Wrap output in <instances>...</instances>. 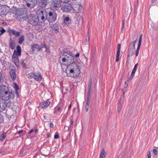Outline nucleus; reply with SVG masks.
<instances>
[{"instance_id":"1a4fd4ad","label":"nucleus","mask_w":158,"mask_h":158,"mask_svg":"<svg viewBox=\"0 0 158 158\" xmlns=\"http://www.w3.org/2000/svg\"><path fill=\"white\" fill-rule=\"evenodd\" d=\"M63 103H60L54 108L53 113L54 115H59L61 113L63 108Z\"/></svg>"},{"instance_id":"680f3d73","label":"nucleus","mask_w":158,"mask_h":158,"mask_svg":"<svg viewBox=\"0 0 158 158\" xmlns=\"http://www.w3.org/2000/svg\"><path fill=\"white\" fill-rule=\"evenodd\" d=\"M15 93L16 94V96H17V97H19V95L18 92V91H15Z\"/></svg>"},{"instance_id":"aec40b11","label":"nucleus","mask_w":158,"mask_h":158,"mask_svg":"<svg viewBox=\"0 0 158 158\" xmlns=\"http://www.w3.org/2000/svg\"><path fill=\"white\" fill-rule=\"evenodd\" d=\"M31 48L33 51H34L35 49H37L38 51L41 50L40 46L37 44H35L31 45Z\"/></svg>"},{"instance_id":"79ce46f5","label":"nucleus","mask_w":158,"mask_h":158,"mask_svg":"<svg viewBox=\"0 0 158 158\" xmlns=\"http://www.w3.org/2000/svg\"><path fill=\"white\" fill-rule=\"evenodd\" d=\"M70 0H60V2L63 3H67L69 2Z\"/></svg>"},{"instance_id":"0eeeda50","label":"nucleus","mask_w":158,"mask_h":158,"mask_svg":"<svg viewBox=\"0 0 158 158\" xmlns=\"http://www.w3.org/2000/svg\"><path fill=\"white\" fill-rule=\"evenodd\" d=\"M2 99L5 101L13 98L15 97L14 94L11 91L7 90L1 96Z\"/></svg>"},{"instance_id":"2f4dec72","label":"nucleus","mask_w":158,"mask_h":158,"mask_svg":"<svg viewBox=\"0 0 158 158\" xmlns=\"http://www.w3.org/2000/svg\"><path fill=\"white\" fill-rule=\"evenodd\" d=\"M123 103H120V102H119L118 108V111L119 113L120 112L123 106Z\"/></svg>"},{"instance_id":"13d9d810","label":"nucleus","mask_w":158,"mask_h":158,"mask_svg":"<svg viewBox=\"0 0 158 158\" xmlns=\"http://www.w3.org/2000/svg\"><path fill=\"white\" fill-rule=\"evenodd\" d=\"M147 156H148V157L151 156V152L150 151H148V153H147Z\"/></svg>"},{"instance_id":"412c9836","label":"nucleus","mask_w":158,"mask_h":158,"mask_svg":"<svg viewBox=\"0 0 158 158\" xmlns=\"http://www.w3.org/2000/svg\"><path fill=\"white\" fill-rule=\"evenodd\" d=\"M90 96H87V101L86 103L85 108V111L87 112L88 111L89 108V104L90 103Z\"/></svg>"},{"instance_id":"6e6552de","label":"nucleus","mask_w":158,"mask_h":158,"mask_svg":"<svg viewBox=\"0 0 158 158\" xmlns=\"http://www.w3.org/2000/svg\"><path fill=\"white\" fill-rule=\"evenodd\" d=\"M61 6V3L58 0H52L51 1V8L54 10H57Z\"/></svg>"},{"instance_id":"a211bd4d","label":"nucleus","mask_w":158,"mask_h":158,"mask_svg":"<svg viewBox=\"0 0 158 158\" xmlns=\"http://www.w3.org/2000/svg\"><path fill=\"white\" fill-rule=\"evenodd\" d=\"M17 50H15L14 52L15 53V55H16L17 56H19L21 55V48L20 46L18 45L16 47Z\"/></svg>"},{"instance_id":"72a5a7b5","label":"nucleus","mask_w":158,"mask_h":158,"mask_svg":"<svg viewBox=\"0 0 158 158\" xmlns=\"http://www.w3.org/2000/svg\"><path fill=\"white\" fill-rule=\"evenodd\" d=\"M120 54V51H117L116 55V61L118 62L119 60V57Z\"/></svg>"},{"instance_id":"a19ab883","label":"nucleus","mask_w":158,"mask_h":158,"mask_svg":"<svg viewBox=\"0 0 158 158\" xmlns=\"http://www.w3.org/2000/svg\"><path fill=\"white\" fill-rule=\"evenodd\" d=\"M3 81V79L2 77V74L1 72H0V83L2 82Z\"/></svg>"},{"instance_id":"c756f323","label":"nucleus","mask_w":158,"mask_h":158,"mask_svg":"<svg viewBox=\"0 0 158 158\" xmlns=\"http://www.w3.org/2000/svg\"><path fill=\"white\" fill-rule=\"evenodd\" d=\"M6 137V133H4V132H3V133L1 135L0 140L1 141H3L5 139Z\"/></svg>"},{"instance_id":"423d86ee","label":"nucleus","mask_w":158,"mask_h":158,"mask_svg":"<svg viewBox=\"0 0 158 158\" xmlns=\"http://www.w3.org/2000/svg\"><path fill=\"white\" fill-rule=\"evenodd\" d=\"M57 15L54 11H51L48 12L47 20L49 23L54 22L57 18Z\"/></svg>"},{"instance_id":"39448f33","label":"nucleus","mask_w":158,"mask_h":158,"mask_svg":"<svg viewBox=\"0 0 158 158\" xmlns=\"http://www.w3.org/2000/svg\"><path fill=\"white\" fill-rule=\"evenodd\" d=\"M27 19H28V23L32 26L37 25L39 21L36 16L32 14H30Z\"/></svg>"},{"instance_id":"338daca9","label":"nucleus","mask_w":158,"mask_h":158,"mask_svg":"<svg viewBox=\"0 0 158 158\" xmlns=\"http://www.w3.org/2000/svg\"><path fill=\"white\" fill-rule=\"evenodd\" d=\"M38 130L37 129H36L35 130L34 132L36 134L37 133H38Z\"/></svg>"},{"instance_id":"774afa93","label":"nucleus","mask_w":158,"mask_h":158,"mask_svg":"<svg viewBox=\"0 0 158 158\" xmlns=\"http://www.w3.org/2000/svg\"><path fill=\"white\" fill-rule=\"evenodd\" d=\"M33 131V130H31L29 132V134H31Z\"/></svg>"},{"instance_id":"ddd939ff","label":"nucleus","mask_w":158,"mask_h":158,"mask_svg":"<svg viewBox=\"0 0 158 158\" xmlns=\"http://www.w3.org/2000/svg\"><path fill=\"white\" fill-rule=\"evenodd\" d=\"M15 53H13L12 56V60L13 62L15 63V65L18 67L19 66V59L18 56L15 55Z\"/></svg>"},{"instance_id":"dca6fc26","label":"nucleus","mask_w":158,"mask_h":158,"mask_svg":"<svg viewBox=\"0 0 158 158\" xmlns=\"http://www.w3.org/2000/svg\"><path fill=\"white\" fill-rule=\"evenodd\" d=\"M50 104V102L48 101H45L42 102L40 103V106L42 109H46Z\"/></svg>"},{"instance_id":"e433bc0d","label":"nucleus","mask_w":158,"mask_h":158,"mask_svg":"<svg viewBox=\"0 0 158 158\" xmlns=\"http://www.w3.org/2000/svg\"><path fill=\"white\" fill-rule=\"evenodd\" d=\"M21 66L25 68H27L26 65V64L24 62L23 60H21Z\"/></svg>"},{"instance_id":"bf43d9fd","label":"nucleus","mask_w":158,"mask_h":158,"mask_svg":"<svg viewBox=\"0 0 158 158\" xmlns=\"http://www.w3.org/2000/svg\"><path fill=\"white\" fill-rule=\"evenodd\" d=\"M137 69L136 68H135L134 67L133 69V70L132 71V72H133L134 73H135V71Z\"/></svg>"},{"instance_id":"f704fd0d","label":"nucleus","mask_w":158,"mask_h":158,"mask_svg":"<svg viewBox=\"0 0 158 158\" xmlns=\"http://www.w3.org/2000/svg\"><path fill=\"white\" fill-rule=\"evenodd\" d=\"M133 55V51L132 50H131V49H129L128 50V55H127V59L128 57L131 56Z\"/></svg>"},{"instance_id":"09e8293b","label":"nucleus","mask_w":158,"mask_h":158,"mask_svg":"<svg viewBox=\"0 0 158 158\" xmlns=\"http://www.w3.org/2000/svg\"><path fill=\"white\" fill-rule=\"evenodd\" d=\"M121 45L119 44H118L117 51H120Z\"/></svg>"},{"instance_id":"5fc2aeb1","label":"nucleus","mask_w":158,"mask_h":158,"mask_svg":"<svg viewBox=\"0 0 158 158\" xmlns=\"http://www.w3.org/2000/svg\"><path fill=\"white\" fill-rule=\"evenodd\" d=\"M139 51H136L135 52V57H137L139 54Z\"/></svg>"},{"instance_id":"a18cd8bd","label":"nucleus","mask_w":158,"mask_h":158,"mask_svg":"<svg viewBox=\"0 0 158 158\" xmlns=\"http://www.w3.org/2000/svg\"><path fill=\"white\" fill-rule=\"evenodd\" d=\"M59 135H58V133L56 132L54 135V139H57L59 138Z\"/></svg>"},{"instance_id":"69168bd1","label":"nucleus","mask_w":158,"mask_h":158,"mask_svg":"<svg viewBox=\"0 0 158 158\" xmlns=\"http://www.w3.org/2000/svg\"><path fill=\"white\" fill-rule=\"evenodd\" d=\"M135 44L134 43H131V44H130V45L131 46L132 45H135Z\"/></svg>"},{"instance_id":"49530a36","label":"nucleus","mask_w":158,"mask_h":158,"mask_svg":"<svg viewBox=\"0 0 158 158\" xmlns=\"http://www.w3.org/2000/svg\"><path fill=\"white\" fill-rule=\"evenodd\" d=\"M135 73H134L133 72H131V75L130 77V78H129V80H130L131 79L133 78V77H134V75Z\"/></svg>"},{"instance_id":"473e14b6","label":"nucleus","mask_w":158,"mask_h":158,"mask_svg":"<svg viewBox=\"0 0 158 158\" xmlns=\"http://www.w3.org/2000/svg\"><path fill=\"white\" fill-rule=\"evenodd\" d=\"M13 88L15 91H18L19 89V88L17 84L15 82L13 83Z\"/></svg>"},{"instance_id":"4468645a","label":"nucleus","mask_w":158,"mask_h":158,"mask_svg":"<svg viewBox=\"0 0 158 158\" xmlns=\"http://www.w3.org/2000/svg\"><path fill=\"white\" fill-rule=\"evenodd\" d=\"M8 87L5 85H0V95L1 96L5 92L8 90Z\"/></svg>"},{"instance_id":"5701e85b","label":"nucleus","mask_w":158,"mask_h":158,"mask_svg":"<svg viewBox=\"0 0 158 158\" xmlns=\"http://www.w3.org/2000/svg\"><path fill=\"white\" fill-rule=\"evenodd\" d=\"M9 45L10 47L12 49H13L15 47V43L14 41L10 39L9 41Z\"/></svg>"},{"instance_id":"4d7b16f0","label":"nucleus","mask_w":158,"mask_h":158,"mask_svg":"<svg viewBox=\"0 0 158 158\" xmlns=\"http://www.w3.org/2000/svg\"><path fill=\"white\" fill-rule=\"evenodd\" d=\"M79 55H80L79 53V52H78L77 53V54L76 55H75V57L77 58V57H79Z\"/></svg>"},{"instance_id":"052dcab7","label":"nucleus","mask_w":158,"mask_h":158,"mask_svg":"<svg viewBox=\"0 0 158 158\" xmlns=\"http://www.w3.org/2000/svg\"><path fill=\"white\" fill-rule=\"evenodd\" d=\"M62 60L63 62H64L66 61V59L65 58H63L62 59Z\"/></svg>"},{"instance_id":"7ed1b4c3","label":"nucleus","mask_w":158,"mask_h":158,"mask_svg":"<svg viewBox=\"0 0 158 158\" xmlns=\"http://www.w3.org/2000/svg\"><path fill=\"white\" fill-rule=\"evenodd\" d=\"M28 77L30 79L33 78L35 81L40 82L42 80V76L40 72H32L28 74Z\"/></svg>"},{"instance_id":"37998d69","label":"nucleus","mask_w":158,"mask_h":158,"mask_svg":"<svg viewBox=\"0 0 158 158\" xmlns=\"http://www.w3.org/2000/svg\"><path fill=\"white\" fill-rule=\"evenodd\" d=\"M127 90V88L126 87H124L122 89V92L123 94H124L125 92H126Z\"/></svg>"},{"instance_id":"58836bf2","label":"nucleus","mask_w":158,"mask_h":158,"mask_svg":"<svg viewBox=\"0 0 158 158\" xmlns=\"http://www.w3.org/2000/svg\"><path fill=\"white\" fill-rule=\"evenodd\" d=\"M6 31V30L4 28L2 27H0V32H1V34H3Z\"/></svg>"},{"instance_id":"a878e982","label":"nucleus","mask_w":158,"mask_h":158,"mask_svg":"<svg viewBox=\"0 0 158 158\" xmlns=\"http://www.w3.org/2000/svg\"><path fill=\"white\" fill-rule=\"evenodd\" d=\"M52 31L55 32L58 31V27L56 24H53L52 26Z\"/></svg>"},{"instance_id":"9d476101","label":"nucleus","mask_w":158,"mask_h":158,"mask_svg":"<svg viewBox=\"0 0 158 158\" xmlns=\"http://www.w3.org/2000/svg\"><path fill=\"white\" fill-rule=\"evenodd\" d=\"M3 100L2 97L0 96V110L1 111L5 110L7 107V106L10 105V103L9 102L6 103Z\"/></svg>"},{"instance_id":"6ab92c4d","label":"nucleus","mask_w":158,"mask_h":158,"mask_svg":"<svg viewBox=\"0 0 158 158\" xmlns=\"http://www.w3.org/2000/svg\"><path fill=\"white\" fill-rule=\"evenodd\" d=\"M39 4L42 7H45L47 5L48 0H38Z\"/></svg>"},{"instance_id":"7c9ffc66","label":"nucleus","mask_w":158,"mask_h":158,"mask_svg":"<svg viewBox=\"0 0 158 158\" xmlns=\"http://www.w3.org/2000/svg\"><path fill=\"white\" fill-rule=\"evenodd\" d=\"M24 37L23 36H21L20 37V38H19V41H18V43L19 44H22L24 41Z\"/></svg>"},{"instance_id":"0e129e2a","label":"nucleus","mask_w":158,"mask_h":158,"mask_svg":"<svg viewBox=\"0 0 158 158\" xmlns=\"http://www.w3.org/2000/svg\"><path fill=\"white\" fill-rule=\"evenodd\" d=\"M138 63H137L135 65V66H134V67L137 68V66H138Z\"/></svg>"},{"instance_id":"f03ea898","label":"nucleus","mask_w":158,"mask_h":158,"mask_svg":"<svg viewBox=\"0 0 158 158\" xmlns=\"http://www.w3.org/2000/svg\"><path fill=\"white\" fill-rule=\"evenodd\" d=\"M73 68L69 70V73L67 74L68 76L74 77H78L80 73V68L76 64H73Z\"/></svg>"},{"instance_id":"f3484780","label":"nucleus","mask_w":158,"mask_h":158,"mask_svg":"<svg viewBox=\"0 0 158 158\" xmlns=\"http://www.w3.org/2000/svg\"><path fill=\"white\" fill-rule=\"evenodd\" d=\"M92 85V81H91V78L89 81L88 84V91L87 94V96H90Z\"/></svg>"},{"instance_id":"de8ad7c7","label":"nucleus","mask_w":158,"mask_h":158,"mask_svg":"<svg viewBox=\"0 0 158 158\" xmlns=\"http://www.w3.org/2000/svg\"><path fill=\"white\" fill-rule=\"evenodd\" d=\"M125 21V20L123 19V23H122V30H123V29H124V28Z\"/></svg>"},{"instance_id":"4c0bfd02","label":"nucleus","mask_w":158,"mask_h":158,"mask_svg":"<svg viewBox=\"0 0 158 158\" xmlns=\"http://www.w3.org/2000/svg\"><path fill=\"white\" fill-rule=\"evenodd\" d=\"M46 49L45 50V52L47 53H50V50L49 47L48 45H47L45 48Z\"/></svg>"},{"instance_id":"e2e57ef3","label":"nucleus","mask_w":158,"mask_h":158,"mask_svg":"<svg viewBox=\"0 0 158 158\" xmlns=\"http://www.w3.org/2000/svg\"><path fill=\"white\" fill-rule=\"evenodd\" d=\"M71 107V104H70V105L69 106L68 109V110H70Z\"/></svg>"},{"instance_id":"9b49d317","label":"nucleus","mask_w":158,"mask_h":158,"mask_svg":"<svg viewBox=\"0 0 158 158\" xmlns=\"http://www.w3.org/2000/svg\"><path fill=\"white\" fill-rule=\"evenodd\" d=\"M73 7L70 4H65L61 7V9L63 12L68 13L72 9Z\"/></svg>"},{"instance_id":"3c124183","label":"nucleus","mask_w":158,"mask_h":158,"mask_svg":"<svg viewBox=\"0 0 158 158\" xmlns=\"http://www.w3.org/2000/svg\"><path fill=\"white\" fill-rule=\"evenodd\" d=\"M137 38H136L135 39V40L134 41H131V42L132 43H134V44H135V43L137 42Z\"/></svg>"},{"instance_id":"8fccbe9b","label":"nucleus","mask_w":158,"mask_h":158,"mask_svg":"<svg viewBox=\"0 0 158 158\" xmlns=\"http://www.w3.org/2000/svg\"><path fill=\"white\" fill-rule=\"evenodd\" d=\"M54 127V125L52 123H51L50 124V127L51 128H53Z\"/></svg>"},{"instance_id":"20e7f679","label":"nucleus","mask_w":158,"mask_h":158,"mask_svg":"<svg viewBox=\"0 0 158 158\" xmlns=\"http://www.w3.org/2000/svg\"><path fill=\"white\" fill-rule=\"evenodd\" d=\"M16 15V19L20 21H23L27 19V15L25 14L23 9H21L19 11H17Z\"/></svg>"},{"instance_id":"c85d7f7f","label":"nucleus","mask_w":158,"mask_h":158,"mask_svg":"<svg viewBox=\"0 0 158 158\" xmlns=\"http://www.w3.org/2000/svg\"><path fill=\"white\" fill-rule=\"evenodd\" d=\"M105 152L104 149H103L101 152L99 158H105Z\"/></svg>"},{"instance_id":"f8f14e48","label":"nucleus","mask_w":158,"mask_h":158,"mask_svg":"<svg viewBox=\"0 0 158 158\" xmlns=\"http://www.w3.org/2000/svg\"><path fill=\"white\" fill-rule=\"evenodd\" d=\"M8 12V9L5 6H0V15H6Z\"/></svg>"},{"instance_id":"b1692460","label":"nucleus","mask_w":158,"mask_h":158,"mask_svg":"<svg viewBox=\"0 0 158 158\" xmlns=\"http://www.w3.org/2000/svg\"><path fill=\"white\" fill-rule=\"evenodd\" d=\"M10 33L13 35H15L16 37H18L20 35V32L16 31L11 30L10 31Z\"/></svg>"},{"instance_id":"ea45409f","label":"nucleus","mask_w":158,"mask_h":158,"mask_svg":"<svg viewBox=\"0 0 158 158\" xmlns=\"http://www.w3.org/2000/svg\"><path fill=\"white\" fill-rule=\"evenodd\" d=\"M47 45L44 43H41L40 46V48H41V50L43 48H45Z\"/></svg>"},{"instance_id":"f257e3e1","label":"nucleus","mask_w":158,"mask_h":158,"mask_svg":"<svg viewBox=\"0 0 158 158\" xmlns=\"http://www.w3.org/2000/svg\"><path fill=\"white\" fill-rule=\"evenodd\" d=\"M36 15L39 21L41 23L44 22L47 20L48 14L45 9L43 8L38 9L37 11Z\"/></svg>"},{"instance_id":"cd10ccee","label":"nucleus","mask_w":158,"mask_h":158,"mask_svg":"<svg viewBox=\"0 0 158 158\" xmlns=\"http://www.w3.org/2000/svg\"><path fill=\"white\" fill-rule=\"evenodd\" d=\"M81 7V6L78 4H76V6L74 7L73 9L77 11L78 12L80 11V8Z\"/></svg>"},{"instance_id":"c9c22d12","label":"nucleus","mask_w":158,"mask_h":158,"mask_svg":"<svg viewBox=\"0 0 158 158\" xmlns=\"http://www.w3.org/2000/svg\"><path fill=\"white\" fill-rule=\"evenodd\" d=\"M123 94L121 95L119 102L120 103H123L124 101V96Z\"/></svg>"},{"instance_id":"6e6d98bb","label":"nucleus","mask_w":158,"mask_h":158,"mask_svg":"<svg viewBox=\"0 0 158 158\" xmlns=\"http://www.w3.org/2000/svg\"><path fill=\"white\" fill-rule=\"evenodd\" d=\"M70 125H72L73 123V119H71L70 120Z\"/></svg>"},{"instance_id":"393cba45","label":"nucleus","mask_w":158,"mask_h":158,"mask_svg":"<svg viewBox=\"0 0 158 158\" xmlns=\"http://www.w3.org/2000/svg\"><path fill=\"white\" fill-rule=\"evenodd\" d=\"M36 4L35 3H29L27 2L26 4L27 6L30 9L33 8L34 7L36 6Z\"/></svg>"},{"instance_id":"603ef678","label":"nucleus","mask_w":158,"mask_h":158,"mask_svg":"<svg viewBox=\"0 0 158 158\" xmlns=\"http://www.w3.org/2000/svg\"><path fill=\"white\" fill-rule=\"evenodd\" d=\"M137 38H136L135 39V40L134 41H131V42L132 43H134V44H135V43L137 42Z\"/></svg>"},{"instance_id":"2eb2a0df","label":"nucleus","mask_w":158,"mask_h":158,"mask_svg":"<svg viewBox=\"0 0 158 158\" xmlns=\"http://www.w3.org/2000/svg\"><path fill=\"white\" fill-rule=\"evenodd\" d=\"M10 77L13 81H14L16 79V70L15 69H11L10 72Z\"/></svg>"},{"instance_id":"c03bdc74","label":"nucleus","mask_w":158,"mask_h":158,"mask_svg":"<svg viewBox=\"0 0 158 158\" xmlns=\"http://www.w3.org/2000/svg\"><path fill=\"white\" fill-rule=\"evenodd\" d=\"M153 152L155 155H157L158 154V152L156 149H153Z\"/></svg>"},{"instance_id":"bb28decb","label":"nucleus","mask_w":158,"mask_h":158,"mask_svg":"<svg viewBox=\"0 0 158 158\" xmlns=\"http://www.w3.org/2000/svg\"><path fill=\"white\" fill-rule=\"evenodd\" d=\"M64 22L67 25L69 24L71 22V20L69 17H66L64 19Z\"/></svg>"},{"instance_id":"864d4df0","label":"nucleus","mask_w":158,"mask_h":158,"mask_svg":"<svg viewBox=\"0 0 158 158\" xmlns=\"http://www.w3.org/2000/svg\"><path fill=\"white\" fill-rule=\"evenodd\" d=\"M23 132V130H21L19 131H18L17 132V133L18 134H20L21 133H22Z\"/></svg>"},{"instance_id":"4be33fe9","label":"nucleus","mask_w":158,"mask_h":158,"mask_svg":"<svg viewBox=\"0 0 158 158\" xmlns=\"http://www.w3.org/2000/svg\"><path fill=\"white\" fill-rule=\"evenodd\" d=\"M142 37H143V34H141L140 35V37L139 38V40L138 44V45L137 48L136 50H137V51H139L141 45Z\"/></svg>"}]
</instances>
